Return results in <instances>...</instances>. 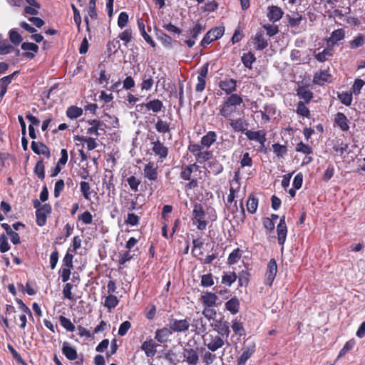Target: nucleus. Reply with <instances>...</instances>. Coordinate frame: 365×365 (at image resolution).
<instances>
[{
    "label": "nucleus",
    "instance_id": "680f3d73",
    "mask_svg": "<svg viewBox=\"0 0 365 365\" xmlns=\"http://www.w3.org/2000/svg\"><path fill=\"white\" fill-rule=\"evenodd\" d=\"M297 112L299 115L304 117H309V110L304 105V102L299 101L297 106Z\"/></svg>",
    "mask_w": 365,
    "mask_h": 365
},
{
    "label": "nucleus",
    "instance_id": "58836bf2",
    "mask_svg": "<svg viewBox=\"0 0 365 365\" xmlns=\"http://www.w3.org/2000/svg\"><path fill=\"white\" fill-rule=\"evenodd\" d=\"M82 114H83L82 108L77 107V106H74L68 107L66 110V115L71 119H76V118L81 116Z\"/></svg>",
    "mask_w": 365,
    "mask_h": 365
},
{
    "label": "nucleus",
    "instance_id": "4468645a",
    "mask_svg": "<svg viewBox=\"0 0 365 365\" xmlns=\"http://www.w3.org/2000/svg\"><path fill=\"white\" fill-rule=\"evenodd\" d=\"M252 40L255 48L257 50H263L268 46L267 40L264 36V31H262L257 32L255 36L252 38Z\"/></svg>",
    "mask_w": 365,
    "mask_h": 365
},
{
    "label": "nucleus",
    "instance_id": "cd10ccee",
    "mask_svg": "<svg viewBox=\"0 0 365 365\" xmlns=\"http://www.w3.org/2000/svg\"><path fill=\"white\" fill-rule=\"evenodd\" d=\"M144 175L148 180L154 181L158 178L157 168L153 163H149L144 168Z\"/></svg>",
    "mask_w": 365,
    "mask_h": 365
},
{
    "label": "nucleus",
    "instance_id": "412c9836",
    "mask_svg": "<svg viewBox=\"0 0 365 365\" xmlns=\"http://www.w3.org/2000/svg\"><path fill=\"white\" fill-rule=\"evenodd\" d=\"M225 309L230 312L232 314H236L240 311V301L236 297H234L225 302Z\"/></svg>",
    "mask_w": 365,
    "mask_h": 365
},
{
    "label": "nucleus",
    "instance_id": "a211bd4d",
    "mask_svg": "<svg viewBox=\"0 0 365 365\" xmlns=\"http://www.w3.org/2000/svg\"><path fill=\"white\" fill-rule=\"evenodd\" d=\"M261 118L264 121H269L272 117L275 115L276 108L274 105H265L263 110L258 111Z\"/></svg>",
    "mask_w": 365,
    "mask_h": 365
},
{
    "label": "nucleus",
    "instance_id": "bb28decb",
    "mask_svg": "<svg viewBox=\"0 0 365 365\" xmlns=\"http://www.w3.org/2000/svg\"><path fill=\"white\" fill-rule=\"evenodd\" d=\"M344 31L342 29H336L334 31L329 39L327 40V44L329 46H332L336 44L338 41L342 40L344 38Z\"/></svg>",
    "mask_w": 365,
    "mask_h": 365
},
{
    "label": "nucleus",
    "instance_id": "aec40b11",
    "mask_svg": "<svg viewBox=\"0 0 365 365\" xmlns=\"http://www.w3.org/2000/svg\"><path fill=\"white\" fill-rule=\"evenodd\" d=\"M153 152L156 155H158L161 159V161H163L165 158H166L168 155V148L164 146L159 140L153 143Z\"/></svg>",
    "mask_w": 365,
    "mask_h": 365
},
{
    "label": "nucleus",
    "instance_id": "f704fd0d",
    "mask_svg": "<svg viewBox=\"0 0 365 365\" xmlns=\"http://www.w3.org/2000/svg\"><path fill=\"white\" fill-rule=\"evenodd\" d=\"M154 83V81L150 74L145 73L142 76V83L140 86L142 91H150Z\"/></svg>",
    "mask_w": 365,
    "mask_h": 365
},
{
    "label": "nucleus",
    "instance_id": "6e6552de",
    "mask_svg": "<svg viewBox=\"0 0 365 365\" xmlns=\"http://www.w3.org/2000/svg\"><path fill=\"white\" fill-rule=\"evenodd\" d=\"M88 123L91 127L87 129V134L95 135L96 136L101 135V132L105 133L107 127L104 122L96 119L88 120Z\"/></svg>",
    "mask_w": 365,
    "mask_h": 365
},
{
    "label": "nucleus",
    "instance_id": "473e14b6",
    "mask_svg": "<svg viewBox=\"0 0 365 365\" xmlns=\"http://www.w3.org/2000/svg\"><path fill=\"white\" fill-rule=\"evenodd\" d=\"M197 168L198 166L195 163L182 168L180 173V178L185 180H190L191 178V174L194 171H197Z\"/></svg>",
    "mask_w": 365,
    "mask_h": 365
},
{
    "label": "nucleus",
    "instance_id": "3c124183",
    "mask_svg": "<svg viewBox=\"0 0 365 365\" xmlns=\"http://www.w3.org/2000/svg\"><path fill=\"white\" fill-rule=\"evenodd\" d=\"M34 173L41 180L44 179L45 170L43 160H40L36 163V166L34 168Z\"/></svg>",
    "mask_w": 365,
    "mask_h": 365
},
{
    "label": "nucleus",
    "instance_id": "4be33fe9",
    "mask_svg": "<svg viewBox=\"0 0 365 365\" xmlns=\"http://www.w3.org/2000/svg\"><path fill=\"white\" fill-rule=\"evenodd\" d=\"M230 125L235 131L243 133L245 130H247V128L248 124L246 123V120L244 118H240L236 120H232L230 118Z\"/></svg>",
    "mask_w": 365,
    "mask_h": 365
},
{
    "label": "nucleus",
    "instance_id": "bf43d9fd",
    "mask_svg": "<svg viewBox=\"0 0 365 365\" xmlns=\"http://www.w3.org/2000/svg\"><path fill=\"white\" fill-rule=\"evenodd\" d=\"M80 188H81V191L83 193V197L86 200H89L91 191V187H90L88 182H87L86 181H82L80 183Z\"/></svg>",
    "mask_w": 365,
    "mask_h": 365
},
{
    "label": "nucleus",
    "instance_id": "4d7b16f0",
    "mask_svg": "<svg viewBox=\"0 0 365 365\" xmlns=\"http://www.w3.org/2000/svg\"><path fill=\"white\" fill-rule=\"evenodd\" d=\"M237 279V275L235 272H230L222 276V283L231 286L232 284Z\"/></svg>",
    "mask_w": 365,
    "mask_h": 365
},
{
    "label": "nucleus",
    "instance_id": "e433bc0d",
    "mask_svg": "<svg viewBox=\"0 0 365 365\" xmlns=\"http://www.w3.org/2000/svg\"><path fill=\"white\" fill-rule=\"evenodd\" d=\"M232 329L235 332V334L242 336L245 334V329L243 327L242 323L240 322V319L236 317L232 322Z\"/></svg>",
    "mask_w": 365,
    "mask_h": 365
},
{
    "label": "nucleus",
    "instance_id": "f8f14e48",
    "mask_svg": "<svg viewBox=\"0 0 365 365\" xmlns=\"http://www.w3.org/2000/svg\"><path fill=\"white\" fill-rule=\"evenodd\" d=\"M278 243L283 245L286 241L287 228L285 222V216L280 218L279 223L277 227Z\"/></svg>",
    "mask_w": 365,
    "mask_h": 365
},
{
    "label": "nucleus",
    "instance_id": "c9c22d12",
    "mask_svg": "<svg viewBox=\"0 0 365 365\" xmlns=\"http://www.w3.org/2000/svg\"><path fill=\"white\" fill-rule=\"evenodd\" d=\"M333 55L332 48L329 46L327 48H324L322 52L314 54L315 58L319 62H324Z\"/></svg>",
    "mask_w": 365,
    "mask_h": 365
},
{
    "label": "nucleus",
    "instance_id": "0e129e2a",
    "mask_svg": "<svg viewBox=\"0 0 365 365\" xmlns=\"http://www.w3.org/2000/svg\"><path fill=\"white\" fill-rule=\"evenodd\" d=\"M118 38L124 41L125 44L129 43L133 38L132 30L130 29H125L119 34Z\"/></svg>",
    "mask_w": 365,
    "mask_h": 365
},
{
    "label": "nucleus",
    "instance_id": "09e8293b",
    "mask_svg": "<svg viewBox=\"0 0 365 365\" xmlns=\"http://www.w3.org/2000/svg\"><path fill=\"white\" fill-rule=\"evenodd\" d=\"M128 184L129 185L130 188L134 191L137 192L138 190V187L141 183V180L134 175L130 176L126 179Z\"/></svg>",
    "mask_w": 365,
    "mask_h": 365
},
{
    "label": "nucleus",
    "instance_id": "c85d7f7f",
    "mask_svg": "<svg viewBox=\"0 0 365 365\" xmlns=\"http://www.w3.org/2000/svg\"><path fill=\"white\" fill-rule=\"evenodd\" d=\"M143 106H145L148 110H152L153 113H158L161 111L162 108H163V102L158 99H154L148 102L145 105L141 104L138 106L143 107Z\"/></svg>",
    "mask_w": 365,
    "mask_h": 365
},
{
    "label": "nucleus",
    "instance_id": "338daca9",
    "mask_svg": "<svg viewBox=\"0 0 365 365\" xmlns=\"http://www.w3.org/2000/svg\"><path fill=\"white\" fill-rule=\"evenodd\" d=\"M216 359V355L212 354V351H205L202 354V361L206 365H210Z\"/></svg>",
    "mask_w": 365,
    "mask_h": 365
},
{
    "label": "nucleus",
    "instance_id": "9d476101",
    "mask_svg": "<svg viewBox=\"0 0 365 365\" xmlns=\"http://www.w3.org/2000/svg\"><path fill=\"white\" fill-rule=\"evenodd\" d=\"M51 212V207L48 204H44L36 211V223L41 227L46 224V215Z\"/></svg>",
    "mask_w": 365,
    "mask_h": 365
},
{
    "label": "nucleus",
    "instance_id": "ddd939ff",
    "mask_svg": "<svg viewBox=\"0 0 365 365\" xmlns=\"http://www.w3.org/2000/svg\"><path fill=\"white\" fill-rule=\"evenodd\" d=\"M173 331L170 327H163L161 329H158L155 331V339H156L159 343H166L169 337L172 335Z\"/></svg>",
    "mask_w": 365,
    "mask_h": 365
},
{
    "label": "nucleus",
    "instance_id": "ea45409f",
    "mask_svg": "<svg viewBox=\"0 0 365 365\" xmlns=\"http://www.w3.org/2000/svg\"><path fill=\"white\" fill-rule=\"evenodd\" d=\"M258 207V199L256 198L254 195H251L249 196L247 202V211L251 213H255Z\"/></svg>",
    "mask_w": 365,
    "mask_h": 365
},
{
    "label": "nucleus",
    "instance_id": "37998d69",
    "mask_svg": "<svg viewBox=\"0 0 365 365\" xmlns=\"http://www.w3.org/2000/svg\"><path fill=\"white\" fill-rule=\"evenodd\" d=\"M14 47L9 43V41L4 39L3 41H0V54L6 55L11 53L14 51Z\"/></svg>",
    "mask_w": 365,
    "mask_h": 365
},
{
    "label": "nucleus",
    "instance_id": "49530a36",
    "mask_svg": "<svg viewBox=\"0 0 365 365\" xmlns=\"http://www.w3.org/2000/svg\"><path fill=\"white\" fill-rule=\"evenodd\" d=\"M212 154L211 151L201 150L198 154H196V160L200 163H203L209 160Z\"/></svg>",
    "mask_w": 365,
    "mask_h": 365
},
{
    "label": "nucleus",
    "instance_id": "0eeeda50",
    "mask_svg": "<svg viewBox=\"0 0 365 365\" xmlns=\"http://www.w3.org/2000/svg\"><path fill=\"white\" fill-rule=\"evenodd\" d=\"M255 351V344L253 342L245 343L242 349V354L237 359V365H245L247 361Z\"/></svg>",
    "mask_w": 365,
    "mask_h": 365
},
{
    "label": "nucleus",
    "instance_id": "4c0bfd02",
    "mask_svg": "<svg viewBox=\"0 0 365 365\" xmlns=\"http://www.w3.org/2000/svg\"><path fill=\"white\" fill-rule=\"evenodd\" d=\"M119 303V300L116 296L113 294H109L105 298L104 306L108 309L111 310L114 309Z\"/></svg>",
    "mask_w": 365,
    "mask_h": 365
},
{
    "label": "nucleus",
    "instance_id": "393cba45",
    "mask_svg": "<svg viewBox=\"0 0 365 365\" xmlns=\"http://www.w3.org/2000/svg\"><path fill=\"white\" fill-rule=\"evenodd\" d=\"M283 15L282 10L277 6H271L269 7L267 17L269 21L275 22L281 19Z\"/></svg>",
    "mask_w": 365,
    "mask_h": 365
},
{
    "label": "nucleus",
    "instance_id": "5fc2aeb1",
    "mask_svg": "<svg viewBox=\"0 0 365 365\" xmlns=\"http://www.w3.org/2000/svg\"><path fill=\"white\" fill-rule=\"evenodd\" d=\"M10 41L15 45H19L23 40L20 34L14 29L9 31Z\"/></svg>",
    "mask_w": 365,
    "mask_h": 365
},
{
    "label": "nucleus",
    "instance_id": "774afa93",
    "mask_svg": "<svg viewBox=\"0 0 365 365\" xmlns=\"http://www.w3.org/2000/svg\"><path fill=\"white\" fill-rule=\"evenodd\" d=\"M128 21V15L127 14V13L125 11L121 12L119 14L118 18V26L120 29H123L126 26Z\"/></svg>",
    "mask_w": 365,
    "mask_h": 365
},
{
    "label": "nucleus",
    "instance_id": "a18cd8bd",
    "mask_svg": "<svg viewBox=\"0 0 365 365\" xmlns=\"http://www.w3.org/2000/svg\"><path fill=\"white\" fill-rule=\"evenodd\" d=\"M242 257V252L239 248L234 250L229 255L227 262L229 264H236Z\"/></svg>",
    "mask_w": 365,
    "mask_h": 365
},
{
    "label": "nucleus",
    "instance_id": "7ed1b4c3",
    "mask_svg": "<svg viewBox=\"0 0 365 365\" xmlns=\"http://www.w3.org/2000/svg\"><path fill=\"white\" fill-rule=\"evenodd\" d=\"M198 351V347H193L190 342H187L183 347L182 356L185 361L188 365H197L198 364L200 360Z\"/></svg>",
    "mask_w": 365,
    "mask_h": 365
},
{
    "label": "nucleus",
    "instance_id": "69168bd1",
    "mask_svg": "<svg viewBox=\"0 0 365 365\" xmlns=\"http://www.w3.org/2000/svg\"><path fill=\"white\" fill-rule=\"evenodd\" d=\"M295 150L296 151L302 153L304 154H311L312 153V148L302 142H300L298 144H297Z\"/></svg>",
    "mask_w": 365,
    "mask_h": 365
},
{
    "label": "nucleus",
    "instance_id": "de8ad7c7",
    "mask_svg": "<svg viewBox=\"0 0 365 365\" xmlns=\"http://www.w3.org/2000/svg\"><path fill=\"white\" fill-rule=\"evenodd\" d=\"M338 98L340 100L341 103L346 106H349L351 105L352 102V93L342 92L338 93Z\"/></svg>",
    "mask_w": 365,
    "mask_h": 365
},
{
    "label": "nucleus",
    "instance_id": "13d9d810",
    "mask_svg": "<svg viewBox=\"0 0 365 365\" xmlns=\"http://www.w3.org/2000/svg\"><path fill=\"white\" fill-rule=\"evenodd\" d=\"M365 43V36L364 35H359L356 38H354L350 42V47L351 48H356Z\"/></svg>",
    "mask_w": 365,
    "mask_h": 365
},
{
    "label": "nucleus",
    "instance_id": "39448f33",
    "mask_svg": "<svg viewBox=\"0 0 365 365\" xmlns=\"http://www.w3.org/2000/svg\"><path fill=\"white\" fill-rule=\"evenodd\" d=\"M224 34V29L222 27H215L210 29L203 37L201 41L202 46H206L211 42L220 38Z\"/></svg>",
    "mask_w": 365,
    "mask_h": 365
},
{
    "label": "nucleus",
    "instance_id": "603ef678",
    "mask_svg": "<svg viewBox=\"0 0 365 365\" xmlns=\"http://www.w3.org/2000/svg\"><path fill=\"white\" fill-rule=\"evenodd\" d=\"M59 321H60L61 325L67 331H73L75 330V326L73 325V324L71 322V321L69 319H68L63 316H60Z\"/></svg>",
    "mask_w": 365,
    "mask_h": 365
},
{
    "label": "nucleus",
    "instance_id": "f3484780",
    "mask_svg": "<svg viewBox=\"0 0 365 365\" xmlns=\"http://www.w3.org/2000/svg\"><path fill=\"white\" fill-rule=\"evenodd\" d=\"M156 344L150 339L145 341L141 345V349L145 352L148 357H153L156 354Z\"/></svg>",
    "mask_w": 365,
    "mask_h": 365
},
{
    "label": "nucleus",
    "instance_id": "6e6d98bb",
    "mask_svg": "<svg viewBox=\"0 0 365 365\" xmlns=\"http://www.w3.org/2000/svg\"><path fill=\"white\" fill-rule=\"evenodd\" d=\"M202 313L209 321L214 319L217 314V312L213 309V307H205Z\"/></svg>",
    "mask_w": 365,
    "mask_h": 365
},
{
    "label": "nucleus",
    "instance_id": "a19ab883",
    "mask_svg": "<svg viewBox=\"0 0 365 365\" xmlns=\"http://www.w3.org/2000/svg\"><path fill=\"white\" fill-rule=\"evenodd\" d=\"M138 24L140 32L142 36L143 37V38L145 39V41L148 43H149L152 47L155 48L156 46L155 43L152 39V38L146 33L145 24H143V22L138 21Z\"/></svg>",
    "mask_w": 365,
    "mask_h": 365
},
{
    "label": "nucleus",
    "instance_id": "2f4dec72",
    "mask_svg": "<svg viewBox=\"0 0 365 365\" xmlns=\"http://www.w3.org/2000/svg\"><path fill=\"white\" fill-rule=\"evenodd\" d=\"M335 123L343 130L346 131L349 130V126L348 124V119L346 116L342 113H337L335 117Z\"/></svg>",
    "mask_w": 365,
    "mask_h": 365
},
{
    "label": "nucleus",
    "instance_id": "052dcab7",
    "mask_svg": "<svg viewBox=\"0 0 365 365\" xmlns=\"http://www.w3.org/2000/svg\"><path fill=\"white\" fill-rule=\"evenodd\" d=\"M214 284L213 277L212 274H206L201 277V285L205 287H211Z\"/></svg>",
    "mask_w": 365,
    "mask_h": 365
},
{
    "label": "nucleus",
    "instance_id": "423d86ee",
    "mask_svg": "<svg viewBox=\"0 0 365 365\" xmlns=\"http://www.w3.org/2000/svg\"><path fill=\"white\" fill-rule=\"evenodd\" d=\"M168 326L170 327L172 331L174 332H185L189 329L190 326V322L186 319H177L171 318L169 320Z\"/></svg>",
    "mask_w": 365,
    "mask_h": 365
},
{
    "label": "nucleus",
    "instance_id": "7c9ffc66",
    "mask_svg": "<svg viewBox=\"0 0 365 365\" xmlns=\"http://www.w3.org/2000/svg\"><path fill=\"white\" fill-rule=\"evenodd\" d=\"M215 329L217 332V335H220V336H222V339L224 337L227 338L230 333L228 322L226 321L220 322L219 325H215Z\"/></svg>",
    "mask_w": 365,
    "mask_h": 365
},
{
    "label": "nucleus",
    "instance_id": "6ab92c4d",
    "mask_svg": "<svg viewBox=\"0 0 365 365\" xmlns=\"http://www.w3.org/2000/svg\"><path fill=\"white\" fill-rule=\"evenodd\" d=\"M62 353L71 361H73L78 358V354L75 348L71 346L67 341L63 342L62 346Z\"/></svg>",
    "mask_w": 365,
    "mask_h": 365
},
{
    "label": "nucleus",
    "instance_id": "9b49d317",
    "mask_svg": "<svg viewBox=\"0 0 365 365\" xmlns=\"http://www.w3.org/2000/svg\"><path fill=\"white\" fill-rule=\"evenodd\" d=\"M245 134L249 140L258 142L261 148L264 147L267 138L266 133L264 130L252 131L247 130Z\"/></svg>",
    "mask_w": 365,
    "mask_h": 365
},
{
    "label": "nucleus",
    "instance_id": "dca6fc26",
    "mask_svg": "<svg viewBox=\"0 0 365 365\" xmlns=\"http://www.w3.org/2000/svg\"><path fill=\"white\" fill-rule=\"evenodd\" d=\"M236 87L237 81L232 78H226L220 83V88L227 94H233L232 93L236 91Z\"/></svg>",
    "mask_w": 365,
    "mask_h": 365
},
{
    "label": "nucleus",
    "instance_id": "864d4df0",
    "mask_svg": "<svg viewBox=\"0 0 365 365\" xmlns=\"http://www.w3.org/2000/svg\"><path fill=\"white\" fill-rule=\"evenodd\" d=\"M155 129L158 133H166L170 131V125L167 122L158 120L155 124Z\"/></svg>",
    "mask_w": 365,
    "mask_h": 365
},
{
    "label": "nucleus",
    "instance_id": "5701e85b",
    "mask_svg": "<svg viewBox=\"0 0 365 365\" xmlns=\"http://www.w3.org/2000/svg\"><path fill=\"white\" fill-rule=\"evenodd\" d=\"M297 95L307 103L313 98V93L308 86H305L298 87L297 89Z\"/></svg>",
    "mask_w": 365,
    "mask_h": 365
},
{
    "label": "nucleus",
    "instance_id": "f257e3e1",
    "mask_svg": "<svg viewBox=\"0 0 365 365\" xmlns=\"http://www.w3.org/2000/svg\"><path fill=\"white\" fill-rule=\"evenodd\" d=\"M243 102L242 98L238 94H231L225 98L220 106L219 113L227 119H230L237 112L238 106Z\"/></svg>",
    "mask_w": 365,
    "mask_h": 365
},
{
    "label": "nucleus",
    "instance_id": "c756f323",
    "mask_svg": "<svg viewBox=\"0 0 365 365\" xmlns=\"http://www.w3.org/2000/svg\"><path fill=\"white\" fill-rule=\"evenodd\" d=\"M206 170L213 175H218L223 170V166L216 160H210L207 163Z\"/></svg>",
    "mask_w": 365,
    "mask_h": 365
},
{
    "label": "nucleus",
    "instance_id": "79ce46f5",
    "mask_svg": "<svg viewBox=\"0 0 365 365\" xmlns=\"http://www.w3.org/2000/svg\"><path fill=\"white\" fill-rule=\"evenodd\" d=\"M256 58L252 52L244 53L242 56V62L246 68H251L253 62H255Z\"/></svg>",
    "mask_w": 365,
    "mask_h": 365
},
{
    "label": "nucleus",
    "instance_id": "1a4fd4ad",
    "mask_svg": "<svg viewBox=\"0 0 365 365\" xmlns=\"http://www.w3.org/2000/svg\"><path fill=\"white\" fill-rule=\"evenodd\" d=\"M277 272V264L274 259H271L267 264V271L265 273L264 283L267 285L271 286L276 277Z\"/></svg>",
    "mask_w": 365,
    "mask_h": 365
},
{
    "label": "nucleus",
    "instance_id": "8fccbe9b",
    "mask_svg": "<svg viewBox=\"0 0 365 365\" xmlns=\"http://www.w3.org/2000/svg\"><path fill=\"white\" fill-rule=\"evenodd\" d=\"M364 85L365 81L364 80L360 78L356 79L351 88V93H354L355 96H358L359 94H360L361 90Z\"/></svg>",
    "mask_w": 365,
    "mask_h": 365
},
{
    "label": "nucleus",
    "instance_id": "f03ea898",
    "mask_svg": "<svg viewBox=\"0 0 365 365\" xmlns=\"http://www.w3.org/2000/svg\"><path fill=\"white\" fill-rule=\"evenodd\" d=\"M205 215L202 205L196 203L193 207L192 220L199 230H205L207 227V223L205 220Z\"/></svg>",
    "mask_w": 365,
    "mask_h": 365
},
{
    "label": "nucleus",
    "instance_id": "c03bdc74",
    "mask_svg": "<svg viewBox=\"0 0 365 365\" xmlns=\"http://www.w3.org/2000/svg\"><path fill=\"white\" fill-rule=\"evenodd\" d=\"M240 188V184L237 180H233L231 182V187L230 188V194L227 196V201L232 203L235 197V192Z\"/></svg>",
    "mask_w": 365,
    "mask_h": 365
},
{
    "label": "nucleus",
    "instance_id": "72a5a7b5",
    "mask_svg": "<svg viewBox=\"0 0 365 365\" xmlns=\"http://www.w3.org/2000/svg\"><path fill=\"white\" fill-rule=\"evenodd\" d=\"M217 139V135L214 131H209L201 139V144L204 147L210 148Z\"/></svg>",
    "mask_w": 365,
    "mask_h": 365
},
{
    "label": "nucleus",
    "instance_id": "e2e57ef3",
    "mask_svg": "<svg viewBox=\"0 0 365 365\" xmlns=\"http://www.w3.org/2000/svg\"><path fill=\"white\" fill-rule=\"evenodd\" d=\"M273 151L278 157H283L287 153V148L284 145L275 143L272 145Z\"/></svg>",
    "mask_w": 365,
    "mask_h": 365
},
{
    "label": "nucleus",
    "instance_id": "20e7f679",
    "mask_svg": "<svg viewBox=\"0 0 365 365\" xmlns=\"http://www.w3.org/2000/svg\"><path fill=\"white\" fill-rule=\"evenodd\" d=\"M203 344L209 351L215 352L225 344L224 339L217 334H206L203 336Z\"/></svg>",
    "mask_w": 365,
    "mask_h": 365
},
{
    "label": "nucleus",
    "instance_id": "2eb2a0df",
    "mask_svg": "<svg viewBox=\"0 0 365 365\" xmlns=\"http://www.w3.org/2000/svg\"><path fill=\"white\" fill-rule=\"evenodd\" d=\"M31 148L36 154H42L48 158L51 156L48 148L43 143L32 141Z\"/></svg>",
    "mask_w": 365,
    "mask_h": 365
},
{
    "label": "nucleus",
    "instance_id": "a878e982",
    "mask_svg": "<svg viewBox=\"0 0 365 365\" xmlns=\"http://www.w3.org/2000/svg\"><path fill=\"white\" fill-rule=\"evenodd\" d=\"M331 76L327 70L317 72L314 75L313 83L317 85L322 86L328 82Z\"/></svg>",
    "mask_w": 365,
    "mask_h": 365
},
{
    "label": "nucleus",
    "instance_id": "b1692460",
    "mask_svg": "<svg viewBox=\"0 0 365 365\" xmlns=\"http://www.w3.org/2000/svg\"><path fill=\"white\" fill-rule=\"evenodd\" d=\"M217 296L212 292H207L201 297V300L204 307H214L216 304Z\"/></svg>",
    "mask_w": 365,
    "mask_h": 365
}]
</instances>
